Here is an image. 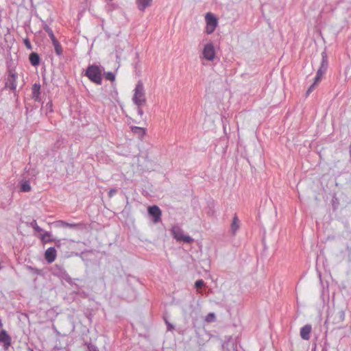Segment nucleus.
Here are the masks:
<instances>
[{
	"mask_svg": "<svg viewBox=\"0 0 351 351\" xmlns=\"http://www.w3.org/2000/svg\"><path fill=\"white\" fill-rule=\"evenodd\" d=\"M0 342L3 343L5 348H8L11 343V338L5 330L0 332Z\"/></svg>",
	"mask_w": 351,
	"mask_h": 351,
	"instance_id": "obj_12",
	"label": "nucleus"
},
{
	"mask_svg": "<svg viewBox=\"0 0 351 351\" xmlns=\"http://www.w3.org/2000/svg\"><path fill=\"white\" fill-rule=\"evenodd\" d=\"M322 60L321 62L320 66L317 72L313 84L308 88L306 92L307 95L310 94V93H311L313 90L315 86L320 82L322 76L326 73L328 69V62L326 53L325 51H323L322 53Z\"/></svg>",
	"mask_w": 351,
	"mask_h": 351,
	"instance_id": "obj_2",
	"label": "nucleus"
},
{
	"mask_svg": "<svg viewBox=\"0 0 351 351\" xmlns=\"http://www.w3.org/2000/svg\"><path fill=\"white\" fill-rule=\"evenodd\" d=\"M322 60L321 62L320 66L317 72L313 84L308 88L306 92L307 95L310 94V93H311L313 90L315 86L320 82L322 76L326 73L328 69V62L326 53L325 51H323L322 53Z\"/></svg>",
	"mask_w": 351,
	"mask_h": 351,
	"instance_id": "obj_1",
	"label": "nucleus"
},
{
	"mask_svg": "<svg viewBox=\"0 0 351 351\" xmlns=\"http://www.w3.org/2000/svg\"><path fill=\"white\" fill-rule=\"evenodd\" d=\"M52 107H53L52 102L51 101H49L45 104V107H43V110H45V114H47L49 112H53Z\"/></svg>",
	"mask_w": 351,
	"mask_h": 351,
	"instance_id": "obj_23",
	"label": "nucleus"
},
{
	"mask_svg": "<svg viewBox=\"0 0 351 351\" xmlns=\"http://www.w3.org/2000/svg\"><path fill=\"white\" fill-rule=\"evenodd\" d=\"M131 131L141 138L146 134V129L141 127L132 126Z\"/></svg>",
	"mask_w": 351,
	"mask_h": 351,
	"instance_id": "obj_16",
	"label": "nucleus"
},
{
	"mask_svg": "<svg viewBox=\"0 0 351 351\" xmlns=\"http://www.w3.org/2000/svg\"><path fill=\"white\" fill-rule=\"evenodd\" d=\"M17 77L18 76L14 71L9 70L5 80V87L12 90H15L17 86Z\"/></svg>",
	"mask_w": 351,
	"mask_h": 351,
	"instance_id": "obj_8",
	"label": "nucleus"
},
{
	"mask_svg": "<svg viewBox=\"0 0 351 351\" xmlns=\"http://www.w3.org/2000/svg\"><path fill=\"white\" fill-rule=\"evenodd\" d=\"M117 193V190L116 189H112L110 190L109 193H108V195L109 197H112L115 193Z\"/></svg>",
	"mask_w": 351,
	"mask_h": 351,
	"instance_id": "obj_32",
	"label": "nucleus"
},
{
	"mask_svg": "<svg viewBox=\"0 0 351 351\" xmlns=\"http://www.w3.org/2000/svg\"><path fill=\"white\" fill-rule=\"evenodd\" d=\"M52 45L54 47L56 53L59 56H61L62 54L63 49L60 42L57 40L56 42L52 43Z\"/></svg>",
	"mask_w": 351,
	"mask_h": 351,
	"instance_id": "obj_21",
	"label": "nucleus"
},
{
	"mask_svg": "<svg viewBox=\"0 0 351 351\" xmlns=\"http://www.w3.org/2000/svg\"><path fill=\"white\" fill-rule=\"evenodd\" d=\"M20 191L21 192H29L31 191L30 180H21L19 182Z\"/></svg>",
	"mask_w": 351,
	"mask_h": 351,
	"instance_id": "obj_14",
	"label": "nucleus"
},
{
	"mask_svg": "<svg viewBox=\"0 0 351 351\" xmlns=\"http://www.w3.org/2000/svg\"><path fill=\"white\" fill-rule=\"evenodd\" d=\"M149 214L154 217V223H158L160 220L161 211L157 206H152L148 208Z\"/></svg>",
	"mask_w": 351,
	"mask_h": 351,
	"instance_id": "obj_10",
	"label": "nucleus"
},
{
	"mask_svg": "<svg viewBox=\"0 0 351 351\" xmlns=\"http://www.w3.org/2000/svg\"><path fill=\"white\" fill-rule=\"evenodd\" d=\"M106 77L108 80L113 81V80H114L115 76H114V74L113 73L108 72V73H106Z\"/></svg>",
	"mask_w": 351,
	"mask_h": 351,
	"instance_id": "obj_27",
	"label": "nucleus"
},
{
	"mask_svg": "<svg viewBox=\"0 0 351 351\" xmlns=\"http://www.w3.org/2000/svg\"><path fill=\"white\" fill-rule=\"evenodd\" d=\"M43 234L40 236V239L44 243H48L53 241V239L51 238V234L49 232L44 231L42 232Z\"/></svg>",
	"mask_w": 351,
	"mask_h": 351,
	"instance_id": "obj_19",
	"label": "nucleus"
},
{
	"mask_svg": "<svg viewBox=\"0 0 351 351\" xmlns=\"http://www.w3.org/2000/svg\"><path fill=\"white\" fill-rule=\"evenodd\" d=\"M29 61L33 66H37L40 63V57L36 53L29 55Z\"/></svg>",
	"mask_w": 351,
	"mask_h": 351,
	"instance_id": "obj_20",
	"label": "nucleus"
},
{
	"mask_svg": "<svg viewBox=\"0 0 351 351\" xmlns=\"http://www.w3.org/2000/svg\"><path fill=\"white\" fill-rule=\"evenodd\" d=\"M239 227H240L239 220L237 216L234 215V217H233V219H232V222L231 223V226H230V230H231L232 234H235L237 231L239 230Z\"/></svg>",
	"mask_w": 351,
	"mask_h": 351,
	"instance_id": "obj_18",
	"label": "nucleus"
},
{
	"mask_svg": "<svg viewBox=\"0 0 351 351\" xmlns=\"http://www.w3.org/2000/svg\"><path fill=\"white\" fill-rule=\"evenodd\" d=\"M215 319V315L213 313H210L206 317V321L208 322H213Z\"/></svg>",
	"mask_w": 351,
	"mask_h": 351,
	"instance_id": "obj_25",
	"label": "nucleus"
},
{
	"mask_svg": "<svg viewBox=\"0 0 351 351\" xmlns=\"http://www.w3.org/2000/svg\"><path fill=\"white\" fill-rule=\"evenodd\" d=\"M40 84H34L32 86V97L35 101H40Z\"/></svg>",
	"mask_w": 351,
	"mask_h": 351,
	"instance_id": "obj_17",
	"label": "nucleus"
},
{
	"mask_svg": "<svg viewBox=\"0 0 351 351\" xmlns=\"http://www.w3.org/2000/svg\"><path fill=\"white\" fill-rule=\"evenodd\" d=\"M45 258L49 263H53L56 258V250L54 247H49L45 253Z\"/></svg>",
	"mask_w": 351,
	"mask_h": 351,
	"instance_id": "obj_11",
	"label": "nucleus"
},
{
	"mask_svg": "<svg viewBox=\"0 0 351 351\" xmlns=\"http://www.w3.org/2000/svg\"><path fill=\"white\" fill-rule=\"evenodd\" d=\"M152 0H136V5L141 11H144L146 8L151 5Z\"/></svg>",
	"mask_w": 351,
	"mask_h": 351,
	"instance_id": "obj_15",
	"label": "nucleus"
},
{
	"mask_svg": "<svg viewBox=\"0 0 351 351\" xmlns=\"http://www.w3.org/2000/svg\"><path fill=\"white\" fill-rule=\"evenodd\" d=\"M312 330V327L310 324H306L300 329V336L304 340H308L310 339V334Z\"/></svg>",
	"mask_w": 351,
	"mask_h": 351,
	"instance_id": "obj_13",
	"label": "nucleus"
},
{
	"mask_svg": "<svg viewBox=\"0 0 351 351\" xmlns=\"http://www.w3.org/2000/svg\"><path fill=\"white\" fill-rule=\"evenodd\" d=\"M345 319V311L343 309H337L328 315L326 322H331L335 325L342 323Z\"/></svg>",
	"mask_w": 351,
	"mask_h": 351,
	"instance_id": "obj_6",
	"label": "nucleus"
},
{
	"mask_svg": "<svg viewBox=\"0 0 351 351\" xmlns=\"http://www.w3.org/2000/svg\"><path fill=\"white\" fill-rule=\"evenodd\" d=\"M132 101L136 106H144L147 102L144 86L141 80L137 82L134 89Z\"/></svg>",
	"mask_w": 351,
	"mask_h": 351,
	"instance_id": "obj_3",
	"label": "nucleus"
},
{
	"mask_svg": "<svg viewBox=\"0 0 351 351\" xmlns=\"http://www.w3.org/2000/svg\"><path fill=\"white\" fill-rule=\"evenodd\" d=\"M61 273H62V274H64L66 273V271H65V270H64V269H61Z\"/></svg>",
	"mask_w": 351,
	"mask_h": 351,
	"instance_id": "obj_35",
	"label": "nucleus"
},
{
	"mask_svg": "<svg viewBox=\"0 0 351 351\" xmlns=\"http://www.w3.org/2000/svg\"><path fill=\"white\" fill-rule=\"evenodd\" d=\"M51 40V43H53V42H56L58 40L56 39L53 32L51 33L50 34H48Z\"/></svg>",
	"mask_w": 351,
	"mask_h": 351,
	"instance_id": "obj_31",
	"label": "nucleus"
},
{
	"mask_svg": "<svg viewBox=\"0 0 351 351\" xmlns=\"http://www.w3.org/2000/svg\"><path fill=\"white\" fill-rule=\"evenodd\" d=\"M202 55L204 58L208 61H213L215 59V51L212 43L210 42L205 45L202 51Z\"/></svg>",
	"mask_w": 351,
	"mask_h": 351,
	"instance_id": "obj_9",
	"label": "nucleus"
},
{
	"mask_svg": "<svg viewBox=\"0 0 351 351\" xmlns=\"http://www.w3.org/2000/svg\"><path fill=\"white\" fill-rule=\"evenodd\" d=\"M171 234L178 241H182L186 243H191L193 239L189 235H184L182 229L178 225H174L171 229Z\"/></svg>",
	"mask_w": 351,
	"mask_h": 351,
	"instance_id": "obj_5",
	"label": "nucleus"
},
{
	"mask_svg": "<svg viewBox=\"0 0 351 351\" xmlns=\"http://www.w3.org/2000/svg\"><path fill=\"white\" fill-rule=\"evenodd\" d=\"M203 286H204V282L202 280H198L195 283V287L197 289L202 288Z\"/></svg>",
	"mask_w": 351,
	"mask_h": 351,
	"instance_id": "obj_26",
	"label": "nucleus"
},
{
	"mask_svg": "<svg viewBox=\"0 0 351 351\" xmlns=\"http://www.w3.org/2000/svg\"><path fill=\"white\" fill-rule=\"evenodd\" d=\"M30 226L34 228V230L37 232H44V230L40 228L38 225H37V223H36V220H33L31 223H30Z\"/></svg>",
	"mask_w": 351,
	"mask_h": 351,
	"instance_id": "obj_24",
	"label": "nucleus"
},
{
	"mask_svg": "<svg viewBox=\"0 0 351 351\" xmlns=\"http://www.w3.org/2000/svg\"><path fill=\"white\" fill-rule=\"evenodd\" d=\"M137 106V113H138V114L141 117H142L143 116V114H144L143 110H142V108H141V107H142L143 106Z\"/></svg>",
	"mask_w": 351,
	"mask_h": 351,
	"instance_id": "obj_29",
	"label": "nucleus"
},
{
	"mask_svg": "<svg viewBox=\"0 0 351 351\" xmlns=\"http://www.w3.org/2000/svg\"><path fill=\"white\" fill-rule=\"evenodd\" d=\"M86 75L97 84L101 83V70L96 65L89 66L86 71Z\"/></svg>",
	"mask_w": 351,
	"mask_h": 351,
	"instance_id": "obj_4",
	"label": "nucleus"
},
{
	"mask_svg": "<svg viewBox=\"0 0 351 351\" xmlns=\"http://www.w3.org/2000/svg\"><path fill=\"white\" fill-rule=\"evenodd\" d=\"M206 23V32L207 34H211L216 29L218 25V20L215 16L210 12H208L205 15Z\"/></svg>",
	"mask_w": 351,
	"mask_h": 351,
	"instance_id": "obj_7",
	"label": "nucleus"
},
{
	"mask_svg": "<svg viewBox=\"0 0 351 351\" xmlns=\"http://www.w3.org/2000/svg\"><path fill=\"white\" fill-rule=\"evenodd\" d=\"M24 44L28 49H32V45L28 38L24 39Z\"/></svg>",
	"mask_w": 351,
	"mask_h": 351,
	"instance_id": "obj_28",
	"label": "nucleus"
},
{
	"mask_svg": "<svg viewBox=\"0 0 351 351\" xmlns=\"http://www.w3.org/2000/svg\"><path fill=\"white\" fill-rule=\"evenodd\" d=\"M166 324L167 325V329L168 330H171L173 328V326L172 324H171L170 323L166 322Z\"/></svg>",
	"mask_w": 351,
	"mask_h": 351,
	"instance_id": "obj_33",
	"label": "nucleus"
},
{
	"mask_svg": "<svg viewBox=\"0 0 351 351\" xmlns=\"http://www.w3.org/2000/svg\"><path fill=\"white\" fill-rule=\"evenodd\" d=\"M58 222L61 224L62 227L64 228H75L81 226V223H69L64 221H59Z\"/></svg>",
	"mask_w": 351,
	"mask_h": 351,
	"instance_id": "obj_22",
	"label": "nucleus"
},
{
	"mask_svg": "<svg viewBox=\"0 0 351 351\" xmlns=\"http://www.w3.org/2000/svg\"><path fill=\"white\" fill-rule=\"evenodd\" d=\"M43 28L48 34L53 32L52 29L47 25H45Z\"/></svg>",
	"mask_w": 351,
	"mask_h": 351,
	"instance_id": "obj_30",
	"label": "nucleus"
},
{
	"mask_svg": "<svg viewBox=\"0 0 351 351\" xmlns=\"http://www.w3.org/2000/svg\"><path fill=\"white\" fill-rule=\"evenodd\" d=\"M231 339H232V338L229 337L228 341L227 342L223 343V347L225 348L226 346H228L229 345V343H231Z\"/></svg>",
	"mask_w": 351,
	"mask_h": 351,
	"instance_id": "obj_34",
	"label": "nucleus"
}]
</instances>
